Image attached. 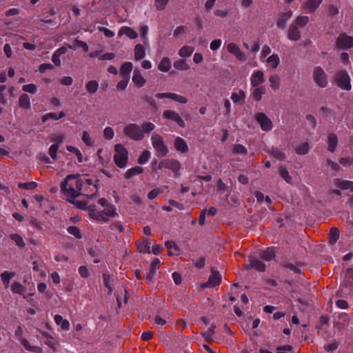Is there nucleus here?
<instances>
[{
    "instance_id": "nucleus-1",
    "label": "nucleus",
    "mask_w": 353,
    "mask_h": 353,
    "mask_svg": "<svg viewBox=\"0 0 353 353\" xmlns=\"http://www.w3.org/2000/svg\"><path fill=\"white\" fill-rule=\"evenodd\" d=\"M83 181L81 175L70 174L61 183V191L68 201L73 203L74 200L81 195Z\"/></svg>"
},
{
    "instance_id": "nucleus-2",
    "label": "nucleus",
    "mask_w": 353,
    "mask_h": 353,
    "mask_svg": "<svg viewBox=\"0 0 353 353\" xmlns=\"http://www.w3.org/2000/svg\"><path fill=\"white\" fill-rule=\"evenodd\" d=\"M89 217L98 222H108L110 218L117 216L114 205H108L104 210L97 211L94 205H90L88 208Z\"/></svg>"
},
{
    "instance_id": "nucleus-3",
    "label": "nucleus",
    "mask_w": 353,
    "mask_h": 353,
    "mask_svg": "<svg viewBox=\"0 0 353 353\" xmlns=\"http://www.w3.org/2000/svg\"><path fill=\"white\" fill-rule=\"evenodd\" d=\"M114 161L116 165L123 168L126 167L128 161V152L127 149L121 143L114 145Z\"/></svg>"
},
{
    "instance_id": "nucleus-4",
    "label": "nucleus",
    "mask_w": 353,
    "mask_h": 353,
    "mask_svg": "<svg viewBox=\"0 0 353 353\" xmlns=\"http://www.w3.org/2000/svg\"><path fill=\"white\" fill-rule=\"evenodd\" d=\"M81 178H83L84 181L81 190V194L87 197L94 196L98 191L95 181L89 178L88 175H81Z\"/></svg>"
},
{
    "instance_id": "nucleus-5",
    "label": "nucleus",
    "mask_w": 353,
    "mask_h": 353,
    "mask_svg": "<svg viewBox=\"0 0 353 353\" xmlns=\"http://www.w3.org/2000/svg\"><path fill=\"white\" fill-rule=\"evenodd\" d=\"M124 134L130 139L139 141L143 139L144 134L140 126L135 123L127 125L124 130Z\"/></svg>"
},
{
    "instance_id": "nucleus-6",
    "label": "nucleus",
    "mask_w": 353,
    "mask_h": 353,
    "mask_svg": "<svg viewBox=\"0 0 353 353\" xmlns=\"http://www.w3.org/2000/svg\"><path fill=\"white\" fill-rule=\"evenodd\" d=\"M152 144L159 156L164 157L168 152L167 146L164 144L162 137L154 134L151 137Z\"/></svg>"
},
{
    "instance_id": "nucleus-7",
    "label": "nucleus",
    "mask_w": 353,
    "mask_h": 353,
    "mask_svg": "<svg viewBox=\"0 0 353 353\" xmlns=\"http://www.w3.org/2000/svg\"><path fill=\"white\" fill-rule=\"evenodd\" d=\"M313 79L317 85L323 88L327 85V75L323 69L320 66H316L313 69Z\"/></svg>"
},
{
    "instance_id": "nucleus-8",
    "label": "nucleus",
    "mask_w": 353,
    "mask_h": 353,
    "mask_svg": "<svg viewBox=\"0 0 353 353\" xmlns=\"http://www.w3.org/2000/svg\"><path fill=\"white\" fill-rule=\"evenodd\" d=\"M11 291L13 294H17L22 296L24 299L28 296H33L34 294V287L32 285V288L29 289V292H27L26 287L18 281H14L11 285Z\"/></svg>"
},
{
    "instance_id": "nucleus-9",
    "label": "nucleus",
    "mask_w": 353,
    "mask_h": 353,
    "mask_svg": "<svg viewBox=\"0 0 353 353\" xmlns=\"http://www.w3.org/2000/svg\"><path fill=\"white\" fill-rule=\"evenodd\" d=\"M334 81L341 88H351L350 77L345 71L337 72L334 76Z\"/></svg>"
},
{
    "instance_id": "nucleus-10",
    "label": "nucleus",
    "mask_w": 353,
    "mask_h": 353,
    "mask_svg": "<svg viewBox=\"0 0 353 353\" xmlns=\"http://www.w3.org/2000/svg\"><path fill=\"white\" fill-rule=\"evenodd\" d=\"M336 46L340 49H350L353 47V37L342 33L337 37Z\"/></svg>"
},
{
    "instance_id": "nucleus-11",
    "label": "nucleus",
    "mask_w": 353,
    "mask_h": 353,
    "mask_svg": "<svg viewBox=\"0 0 353 353\" xmlns=\"http://www.w3.org/2000/svg\"><path fill=\"white\" fill-rule=\"evenodd\" d=\"M163 168L172 170L176 176L179 175L178 172L181 169V164L177 160L164 159L160 161L158 165V169L161 170Z\"/></svg>"
},
{
    "instance_id": "nucleus-12",
    "label": "nucleus",
    "mask_w": 353,
    "mask_h": 353,
    "mask_svg": "<svg viewBox=\"0 0 353 353\" xmlns=\"http://www.w3.org/2000/svg\"><path fill=\"white\" fill-rule=\"evenodd\" d=\"M256 120L263 131H270L272 129V123L264 113H259L256 115Z\"/></svg>"
},
{
    "instance_id": "nucleus-13",
    "label": "nucleus",
    "mask_w": 353,
    "mask_h": 353,
    "mask_svg": "<svg viewBox=\"0 0 353 353\" xmlns=\"http://www.w3.org/2000/svg\"><path fill=\"white\" fill-rule=\"evenodd\" d=\"M227 50L241 61H245L247 59L245 54L234 43H230L227 46Z\"/></svg>"
},
{
    "instance_id": "nucleus-14",
    "label": "nucleus",
    "mask_w": 353,
    "mask_h": 353,
    "mask_svg": "<svg viewBox=\"0 0 353 353\" xmlns=\"http://www.w3.org/2000/svg\"><path fill=\"white\" fill-rule=\"evenodd\" d=\"M322 3V0H307L301 6V10L305 13L314 12Z\"/></svg>"
},
{
    "instance_id": "nucleus-15",
    "label": "nucleus",
    "mask_w": 353,
    "mask_h": 353,
    "mask_svg": "<svg viewBox=\"0 0 353 353\" xmlns=\"http://www.w3.org/2000/svg\"><path fill=\"white\" fill-rule=\"evenodd\" d=\"M163 117L168 120H172L176 123L180 127H185V122L181 119L180 115L175 111L165 110L163 112Z\"/></svg>"
},
{
    "instance_id": "nucleus-16",
    "label": "nucleus",
    "mask_w": 353,
    "mask_h": 353,
    "mask_svg": "<svg viewBox=\"0 0 353 353\" xmlns=\"http://www.w3.org/2000/svg\"><path fill=\"white\" fill-rule=\"evenodd\" d=\"M292 11L289 10L279 14L276 26L279 28H284L286 26L288 21L292 17Z\"/></svg>"
},
{
    "instance_id": "nucleus-17",
    "label": "nucleus",
    "mask_w": 353,
    "mask_h": 353,
    "mask_svg": "<svg viewBox=\"0 0 353 353\" xmlns=\"http://www.w3.org/2000/svg\"><path fill=\"white\" fill-rule=\"evenodd\" d=\"M221 281V276L219 272L212 271L208 281L205 283V288H213L219 285Z\"/></svg>"
},
{
    "instance_id": "nucleus-18",
    "label": "nucleus",
    "mask_w": 353,
    "mask_h": 353,
    "mask_svg": "<svg viewBox=\"0 0 353 353\" xmlns=\"http://www.w3.org/2000/svg\"><path fill=\"white\" fill-rule=\"evenodd\" d=\"M301 37V32L299 30L297 25H294V23H292L288 30V38L290 41H299Z\"/></svg>"
},
{
    "instance_id": "nucleus-19",
    "label": "nucleus",
    "mask_w": 353,
    "mask_h": 353,
    "mask_svg": "<svg viewBox=\"0 0 353 353\" xmlns=\"http://www.w3.org/2000/svg\"><path fill=\"white\" fill-rule=\"evenodd\" d=\"M156 97L158 99L161 98H168L172 100H174L175 101L179 102L181 103H187V99L185 97L178 95L174 93H162V94H157Z\"/></svg>"
},
{
    "instance_id": "nucleus-20",
    "label": "nucleus",
    "mask_w": 353,
    "mask_h": 353,
    "mask_svg": "<svg viewBox=\"0 0 353 353\" xmlns=\"http://www.w3.org/2000/svg\"><path fill=\"white\" fill-rule=\"evenodd\" d=\"M174 146L175 149L181 153H186L188 152V146L186 141L181 137H177L174 141Z\"/></svg>"
},
{
    "instance_id": "nucleus-21",
    "label": "nucleus",
    "mask_w": 353,
    "mask_h": 353,
    "mask_svg": "<svg viewBox=\"0 0 353 353\" xmlns=\"http://www.w3.org/2000/svg\"><path fill=\"white\" fill-rule=\"evenodd\" d=\"M252 85L256 87L264 81V74L261 70L253 72L250 78Z\"/></svg>"
},
{
    "instance_id": "nucleus-22",
    "label": "nucleus",
    "mask_w": 353,
    "mask_h": 353,
    "mask_svg": "<svg viewBox=\"0 0 353 353\" xmlns=\"http://www.w3.org/2000/svg\"><path fill=\"white\" fill-rule=\"evenodd\" d=\"M119 37L125 34L131 39H136L138 37L137 32L130 27L123 26L121 27L118 32Z\"/></svg>"
},
{
    "instance_id": "nucleus-23",
    "label": "nucleus",
    "mask_w": 353,
    "mask_h": 353,
    "mask_svg": "<svg viewBox=\"0 0 353 353\" xmlns=\"http://www.w3.org/2000/svg\"><path fill=\"white\" fill-rule=\"evenodd\" d=\"M67 52L66 47L62 46L58 48L52 56V61L56 66H60L61 64V61L60 59V56L61 54H65Z\"/></svg>"
},
{
    "instance_id": "nucleus-24",
    "label": "nucleus",
    "mask_w": 353,
    "mask_h": 353,
    "mask_svg": "<svg viewBox=\"0 0 353 353\" xmlns=\"http://www.w3.org/2000/svg\"><path fill=\"white\" fill-rule=\"evenodd\" d=\"M150 242L148 239H141L137 243V247L141 253H150Z\"/></svg>"
},
{
    "instance_id": "nucleus-25",
    "label": "nucleus",
    "mask_w": 353,
    "mask_h": 353,
    "mask_svg": "<svg viewBox=\"0 0 353 353\" xmlns=\"http://www.w3.org/2000/svg\"><path fill=\"white\" fill-rule=\"evenodd\" d=\"M248 261L250 263V265L252 268L259 271L264 272L265 270V264L261 261L259 259H256L253 256H250Z\"/></svg>"
},
{
    "instance_id": "nucleus-26",
    "label": "nucleus",
    "mask_w": 353,
    "mask_h": 353,
    "mask_svg": "<svg viewBox=\"0 0 353 353\" xmlns=\"http://www.w3.org/2000/svg\"><path fill=\"white\" fill-rule=\"evenodd\" d=\"M334 183L342 190H350L353 191V182L346 180H341L336 179L334 180Z\"/></svg>"
},
{
    "instance_id": "nucleus-27",
    "label": "nucleus",
    "mask_w": 353,
    "mask_h": 353,
    "mask_svg": "<svg viewBox=\"0 0 353 353\" xmlns=\"http://www.w3.org/2000/svg\"><path fill=\"white\" fill-rule=\"evenodd\" d=\"M54 319L56 324L60 326L62 330L68 331L70 330L69 321L63 319L61 315L56 314Z\"/></svg>"
},
{
    "instance_id": "nucleus-28",
    "label": "nucleus",
    "mask_w": 353,
    "mask_h": 353,
    "mask_svg": "<svg viewBox=\"0 0 353 353\" xmlns=\"http://www.w3.org/2000/svg\"><path fill=\"white\" fill-rule=\"evenodd\" d=\"M172 67L171 60L168 57H163L158 65V69L163 72H168Z\"/></svg>"
},
{
    "instance_id": "nucleus-29",
    "label": "nucleus",
    "mask_w": 353,
    "mask_h": 353,
    "mask_svg": "<svg viewBox=\"0 0 353 353\" xmlns=\"http://www.w3.org/2000/svg\"><path fill=\"white\" fill-rule=\"evenodd\" d=\"M132 81L136 86L140 88L144 85L145 83V79L143 78L140 71L136 70L134 71Z\"/></svg>"
},
{
    "instance_id": "nucleus-30",
    "label": "nucleus",
    "mask_w": 353,
    "mask_h": 353,
    "mask_svg": "<svg viewBox=\"0 0 353 353\" xmlns=\"http://www.w3.org/2000/svg\"><path fill=\"white\" fill-rule=\"evenodd\" d=\"M275 252L273 248H268L261 252L260 256L266 261H270L275 258Z\"/></svg>"
},
{
    "instance_id": "nucleus-31",
    "label": "nucleus",
    "mask_w": 353,
    "mask_h": 353,
    "mask_svg": "<svg viewBox=\"0 0 353 353\" xmlns=\"http://www.w3.org/2000/svg\"><path fill=\"white\" fill-rule=\"evenodd\" d=\"M133 69V64L131 62L124 63L120 69V75L122 77H129Z\"/></svg>"
},
{
    "instance_id": "nucleus-32",
    "label": "nucleus",
    "mask_w": 353,
    "mask_h": 353,
    "mask_svg": "<svg viewBox=\"0 0 353 353\" xmlns=\"http://www.w3.org/2000/svg\"><path fill=\"white\" fill-rule=\"evenodd\" d=\"M64 116L65 113L63 111H61L58 115L54 112L47 113L42 117V122L45 123L48 119L59 120V119L63 118Z\"/></svg>"
},
{
    "instance_id": "nucleus-33",
    "label": "nucleus",
    "mask_w": 353,
    "mask_h": 353,
    "mask_svg": "<svg viewBox=\"0 0 353 353\" xmlns=\"http://www.w3.org/2000/svg\"><path fill=\"white\" fill-rule=\"evenodd\" d=\"M145 56L144 47L141 44H137L134 48V59L141 60Z\"/></svg>"
},
{
    "instance_id": "nucleus-34",
    "label": "nucleus",
    "mask_w": 353,
    "mask_h": 353,
    "mask_svg": "<svg viewBox=\"0 0 353 353\" xmlns=\"http://www.w3.org/2000/svg\"><path fill=\"white\" fill-rule=\"evenodd\" d=\"M328 150L334 152L338 144V139L334 134H330L327 137Z\"/></svg>"
},
{
    "instance_id": "nucleus-35",
    "label": "nucleus",
    "mask_w": 353,
    "mask_h": 353,
    "mask_svg": "<svg viewBox=\"0 0 353 353\" xmlns=\"http://www.w3.org/2000/svg\"><path fill=\"white\" fill-rule=\"evenodd\" d=\"M14 272L5 271L1 274V281L6 288H8L10 279L14 276Z\"/></svg>"
},
{
    "instance_id": "nucleus-36",
    "label": "nucleus",
    "mask_w": 353,
    "mask_h": 353,
    "mask_svg": "<svg viewBox=\"0 0 353 353\" xmlns=\"http://www.w3.org/2000/svg\"><path fill=\"white\" fill-rule=\"evenodd\" d=\"M194 51V48L192 46H183L179 51V54L181 57L185 58L190 57Z\"/></svg>"
},
{
    "instance_id": "nucleus-37",
    "label": "nucleus",
    "mask_w": 353,
    "mask_h": 353,
    "mask_svg": "<svg viewBox=\"0 0 353 353\" xmlns=\"http://www.w3.org/2000/svg\"><path fill=\"white\" fill-rule=\"evenodd\" d=\"M21 344L23 345V347L28 351L34 352L36 353H42L43 350L41 347L39 346H32L31 345L28 341L26 339H22L21 341Z\"/></svg>"
},
{
    "instance_id": "nucleus-38",
    "label": "nucleus",
    "mask_w": 353,
    "mask_h": 353,
    "mask_svg": "<svg viewBox=\"0 0 353 353\" xmlns=\"http://www.w3.org/2000/svg\"><path fill=\"white\" fill-rule=\"evenodd\" d=\"M143 171V169L139 166H136V167L132 168L126 171V172L125 174V177L126 179H130L134 176H136L137 174L142 173Z\"/></svg>"
},
{
    "instance_id": "nucleus-39",
    "label": "nucleus",
    "mask_w": 353,
    "mask_h": 353,
    "mask_svg": "<svg viewBox=\"0 0 353 353\" xmlns=\"http://www.w3.org/2000/svg\"><path fill=\"white\" fill-rule=\"evenodd\" d=\"M309 20V17L307 16H297L292 23H294V25H297L298 28H302L308 23Z\"/></svg>"
},
{
    "instance_id": "nucleus-40",
    "label": "nucleus",
    "mask_w": 353,
    "mask_h": 353,
    "mask_svg": "<svg viewBox=\"0 0 353 353\" xmlns=\"http://www.w3.org/2000/svg\"><path fill=\"white\" fill-rule=\"evenodd\" d=\"M267 63L271 68L276 69L280 63L279 56L276 54L270 55L267 59Z\"/></svg>"
},
{
    "instance_id": "nucleus-41",
    "label": "nucleus",
    "mask_w": 353,
    "mask_h": 353,
    "mask_svg": "<svg viewBox=\"0 0 353 353\" xmlns=\"http://www.w3.org/2000/svg\"><path fill=\"white\" fill-rule=\"evenodd\" d=\"M339 237V231L336 228H332L329 233V242L330 244H334Z\"/></svg>"
},
{
    "instance_id": "nucleus-42",
    "label": "nucleus",
    "mask_w": 353,
    "mask_h": 353,
    "mask_svg": "<svg viewBox=\"0 0 353 353\" xmlns=\"http://www.w3.org/2000/svg\"><path fill=\"white\" fill-rule=\"evenodd\" d=\"M174 68L178 70H188L190 68L189 64L185 60H177L174 62Z\"/></svg>"
},
{
    "instance_id": "nucleus-43",
    "label": "nucleus",
    "mask_w": 353,
    "mask_h": 353,
    "mask_svg": "<svg viewBox=\"0 0 353 353\" xmlns=\"http://www.w3.org/2000/svg\"><path fill=\"white\" fill-rule=\"evenodd\" d=\"M66 150L71 152V153H73L76 155L77 158V160L79 163H81L83 162V155L81 152V151L76 147L74 146H72V145H67L66 146Z\"/></svg>"
},
{
    "instance_id": "nucleus-44",
    "label": "nucleus",
    "mask_w": 353,
    "mask_h": 353,
    "mask_svg": "<svg viewBox=\"0 0 353 353\" xmlns=\"http://www.w3.org/2000/svg\"><path fill=\"white\" fill-rule=\"evenodd\" d=\"M81 139L83 143L89 147L92 146L94 143V139L91 137L89 132L87 131L83 132Z\"/></svg>"
},
{
    "instance_id": "nucleus-45",
    "label": "nucleus",
    "mask_w": 353,
    "mask_h": 353,
    "mask_svg": "<svg viewBox=\"0 0 353 353\" xmlns=\"http://www.w3.org/2000/svg\"><path fill=\"white\" fill-rule=\"evenodd\" d=\"M19 104L21 108H30V99L28 94H22L19 100Z\"/></svg>"
},
{
    "instance_id": "nucleus-46",
    "label": "nucleus",
    "mask_w": 353,
    "mask_h": 353,
    "mask_svg": "<svg viewBox=\"0 0 353 353\" xmlns=\"http://www.w3.org/2000/svg\"><path fill=\"white\" fill-rule=\"evenodd\" d=\"M10 238L14 241L17 245H18L19 248H24L25 247V243L23 239V237L18 234H12L10 235Z\"/></svg>"
},
{
    "instance_id": "nucleus-47",
    "label": "nucleus",
    "mask_w": 353,
    "mask_h": 353,
    "mask_svg": "<svg viewBox=\"0 0 353 353\" xmlns=\"http://www.w3.org/2000/svg\"><path fill=\"white\" fill-rule=\"evenodd\" d=\"M280 174L281 176L288 183H290L292 181V178L289 174L288 171L287 170L286 168L284 166H281L279 168Z\"/></svg>"
},
{
    "instance_id": "nucleus-48",
    "label": "nucleus",
    "mask_w": 353,
    "mask_h": 353,
    "mask_svg": "<svg viewBox=\"0 0 353 353\" xmlns=\"http://www.w3.org/2000/svg\"><path fill=\"white\" fill-rule=\"evenodd\" d=\"M18 187L21 189L34 190L37 187V183L34 181L20 183L18 184Z\"/></svg>"
},
{
    "instance_id": "nucleus-49",
    "label": "nucleus",
    "mask_w": 353,
    "mask_h": 353,
    "mask_svg": "<svg viewBox=\"0 0 353 353\" xmlns=\"http://www.w3.org/2000/svg\"><path fill=\"white\" fill-rule=\"evenodd\" d=\"M68 232L69 234L74 236L77 239H81L82 238L81 230L77 226H70V227H68Z\"/></svg>"
},
{
    "instance_id": "nucleus-50",
    "label": "nucleus",
    "mask_w": 353,
    "mask_h": 353,
    "mask_svg": "<svg viewBox=\"0 0 353 353\" xmlns=\"http://www.w3.org/2000/svg\"><path fill=\"white\" fill-rule=\"evenodd\" d=\"M150 157V152L148 150H144L138 159V163L139 164L146 163Z\"/></svg>"
},
{
    "instance_id": "nucleus-51",
    "label": "nucleus",
    "mask_w": 353,
    "mask_h": 353,
    "mask_svg": "<svg viewBox=\"0 0 353 353\" xmlns=\"http://www.w3.org/2000/svg\"><path fill=\"white\" fill-rule=\"evenodd\" d=\"M141 37L143 39V42L145 45L148 44V27L146 25H143L141 27Z\"/></svg>"
},
{
    "instance_id": "nucleus-52",
    "label": "nucleus",
    "mask_w": 353,
    "mask_h": 353,
    "mask_svg": "<svg viewBox=\"0 0 353 353\" xmlns=\"http://www.w3.org/2000/svg\"><path fill=\"white\" fill-rule=\"evenodd\" d=\"M309 144L307 143H303L296 148V152L299 154H305L309 150Z\"/></svg>"
},
{
    "instance_id": "nucleus-53",
    "label": "nucleus",
    "mask_w": 353,
    "mask_h": 353,
    "mask_svg": "<svg viewBox=\"0 0 353 353\" xmlns=\"http://www.w3.org/2000/svg\"><path fill=\"white\" fill-rule=\"evenodd\" d=\"M168 1L169 0H155L154 7L157 10H163L165 8Z\"/></svg>"
},
{
    "instance_id": "nucleus-54",
    "label": "nucleus",
    "mask_w": 353,
    "mask_h": 353,
    "mask_svg": "<svg viewBox=\"0 0 353 353\" xmlns=\"http://www.w3.org/2000/svg\"><path fill=\"white\" fill-rule=\"evenodd\" d=\"M270 154L273 157H274L277 159H279V160H282L285 157L284 153L282 151H281L279 149H277V148H272L270 152Z\"/></svg>"
},
{
    "instance_id": "nucleus-55",
    "label": "nucleus",
    "mask_w": 353,
    "mask_h": 353,
    "mask_svg": "<svg viewBox=\"0 0 353 353\" xmlns=\"http://www.w3.org/2000/svg\"><path fill=\"white\" fill-rule=\"evenodd\" d=\"M231 99L234 103L241 101L245 99V94L242 90H240L239 93H233Z\"/></svg>"
},
{
    "instance_id": "nucleus-56",
    "label": "nucleus",
    "mask_w": 353,
    "mask_h": 353,
    "mask_svg": "<svg viewBox=\"0 0 353 353\" xmlns=\"http://www.w3.org/2000/svg\"><path fill=\"white\" fill-rule=\"evenodd\" d=\"M233 152L239 154H246L247 149L241 144H236L233 147Z\"/></svg>"
},
{
    "instance_id": "nucleus-57",
    "label": "nucleus",
    "mask_w": 353,
    "mask_h": 353,
    "mask_svg": "<svg viewBox=\"0 0 353 353\" xmlns=\"http://www.w3.org/2000/svg\"><path fill=\"white\" fill-rule=\"evenodd\" d=\"M59 148V143H54L49 148V154L53 159L57 158V153Z\"/></svg>"
},
{
    "instance_id": "nucleus-58",
    "label": "nucleus",
    "mask_w": 353,
    "mask_h": 353,
    "mask_svg": "<svg viewBox=\"0 0 353 353\" xmlns=\"http://www.w3.org/2000/svg\"><path fill=\"white\" fill-rule=\"evenodd\" d=\"M103 135L105 139L110 140L114 137V132L111 127H106L103 131Z\"/></svg>"
},
{
    "instance_id": "nucleus-59",
    "label": "nucleus",
    "mask_w": 353,
    "mask_h": 353,
    "mask_svg": "<svg viewBox=\"0 0 353 353\" xmlns=\"http://www.w3.org/2000/svg\"><path fill=\"white\" fill-rule=\"evenodd\" d=\"M163 192L162 190L157 188L152 190L148 194V198L150 200L155 199L159 194Z\"/></svg>"
},
{
    "instance_id": "nucleus-60",
    "label": "nucleus",
    "mask_w": 353,
    "mask_h": 353,
    "mask_svg": "<svg viewBox=\"0 0 353 353\" xmlns=\"http://www.w3.org/2000/svg\"><path fill=\"white\" fill-rule=\"evenodd\" d=\"M155 126L152 123L148 122L142 124V131L146 133H149L154 129Z\"/></svg>"
},
{
    "instance_id": "nucleus-61",
    "label": "nucleus",
    "mask_w": 353,
    "mask_h": 353,
    "mask_svg": "<svg viewBox=\"0 0 353 353\" xmlns=\"http://www.w3.org/2000/svg\"><path fill=\"white\" fill-rule=\"evenodd\" d=\"M269 81L272 88H276L279 85V77L276 74L270 76Z\"/></svg>"
},
{
    "instance_id": "nucleus-62",
    "label": "nucleus",
    "mask_w": 353,
    "mask_h": 353,
    "mask_svg": "<svg viewBox=\"0 0 353 353\" xmlns=\"http://www.w3.org/2000/svg\"><path fill=\"white\" fill-rule=\"evenodd\" d=\"M222 43V41L220 39L213 40L210 45V49L213 51L218 50Z\"/></svg>"
},
{
    "instance_id": "nucleus-63",
    "label": "nucleus",
    "mask_w": 353,
    "mask_h": 353,
    "mask_svg": "<svg viewBox=\"0 0 353 353\" xmlns=\"http://www.w3.org/2000/svg\"><path fill=\"white\" fill-rule=\"evenodd\" d=\"M188 31V28L185 26H178L174 30V36H179L181 34H185Z\"/></svg>"
},
{
    "instance_id": "nucleus-64",
    "label": "nucleus",
    "mask_w": 353,
    "mask_h": 353,
    "mask_svg": "<svg viewBox=\"0 0 353 353\" xmlns=\"http://www.w3.org/2000/svg\"><path fill=\"white\" fill-rule=\"evenodd\" d=\"M30 223L31 225H32L36 229H37L39 230H43V224L37 219L32 218Z\"/></svg>"
}]
</instances>
